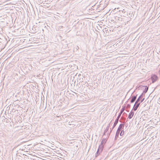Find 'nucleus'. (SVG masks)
<instances>
[{"label": "nucleus", "instance_id": "obj_11", "mask_svg": "<svg viewBox=\"0 0 160 160\" xmlns=\"http://www.w3.org/2000/svg\"><path fill=\"white\" fill-rule=\"evenodd\" d=\"M107 141V140L106 139L103 138L102 140L101 144H102L103 145H104L106 143Z\"/></svg>", "mask_w": 160, "mask_h": 160}, {"label": "nucleus", "instance_id": "obj_6", "mask_svg": "<svg viewBox=\"0 0 160 160\" xmlns=\"http://www.w3.org/2000/svg\"><path fill=\"white\" fill-rule=\"evenodd\" d=\"M143 93H142L138 98L136 101V103H139V102H140V101H141V99H142V98L143 97Z\"/></svg>", "mask_w": 160, "mask_h": 160}, {"label": "nucleus", "instance_id": "obj_12", "mask_svg": "<svg viewBox=\"0 0 160 160\" xmlns=\"http://www.w3.org/2000/svg\"><path fill=\"white\" fill-rule=\"evenodd\" d=\"M143 87H145V89L144 90L143 92H144L145 93H146L147 92L148 90V87L146 86H143Z\"/></svg>", "mask_w": 160, "mask_h": 160}, {"label": "nucleus", "instance_id": "obj_1", "mask_svg": "<svg viewBox=\"0 0 160 160\" xmlns=\"http://www.w3.org/2000/svg\"><path fill=\"white\" fill-rule=\"evenodd\" d=\"M124 110L123 109H122L121 110L120 112L119 113V115H118L117 119L115 120V121L112 127V129L116 126V125L118 122L119 119L121 117V116L123 112H124Z\"/></svg>", "mask_w": 160, "mask_h": 160}, {"label": "nucleus", "instance_id": "obj_4", "mask_svg": "<svg viewBox=\"0 0 160 160\" xmlns=\"http://www.w3.org/2000/svg\"><path fill=\"white\" fill-rule=\"evenodd\" d=\"M125 123L121 124H120L117 130H118V131H121V130L122 129H123Z\"/></svg>", "mask_w": 160, "mask_h": 160}, {"label": "nucleus", "instance_id": "obj_14", "mask_svg": "<svg viewBox=\"0 0 160 160\" xmlns=\"http://www.w3.org/2000/svg\"><path fill=\"white\" fill-rule=\"evenodd\" d=\"M124 134V131L123 130H122L121 132L120 133V135L122 136Z\"/></svg>", "mask_w": 160, "mask_h": 160}, {"label": "nucleus", "instance_id": "obj_17", "mask_svg": "<svg viewBox=\"0 0 160 160\" xmlns=\"http://www.w3.org/2000/svg\"><path fill=\"white\" fill-rule=\"evenodd\" d=\"M63 116H60V119H62V118H63Z\"/></svg>", "mask_w": 160, "mask_h": 160}, {"label": "nucleus", "instance_id": "obj_5", "mask_svg": "<svg viewBox=\"0 0 160 160\" xmlns=\"http://www.w3.org/2000/svg\"><path fill=\"white\" fill-rule=\"evenodd\" d=\"M137 95L136 96H132L131 97V99L130 100V102L131 103H133L134 102L137 98Z\"/></svg>", "mask_w": 160, "mask_h": 160}, {"label": "nucleus", "instance_id": "obj_19", "mask_svg": "<svg viewBox=\"0 0 160 160\" xmlns=\"http://www.w3.org/2000/svg\"><path fill=\"white\" fill-rule=\"evenodd\" d=\"M112 130H111V131H110V132H111L112 131Z\"/></svg>", "mask_w": 160, "mask_h": 160}, {"label": "nucleus", "instance_id": "obj_16", "mask_svg": "<svg viewBox=\"0 0 160 160\" xmlns=\"http://www.w3.org/2000/svg\"><path fill=\"white\" fill-rule=\"evenodd\" d=\"M79 49V47L78 46H77L76 48V49L77 50H78Z\"/></svg>", "mask_w": 160, "mask_h": 160}, {"label": "nucleus", "instance_id": "obj_8", "mask_svg": "<svg viewBox=\"0 0 160 160\" xmlns=\"http://www.w3.org/2000/svg\"><path fill=\"white\" fill-rule=\"evenodd\" d=\"M104 146V145H102V144H101L99 146L98 150V151H99L100 152H102L103 148Z\"/></svg>", "mask_w": 160, "mask_h": 160}, {"label": "nucleus", "instance_id": "obj_21", "mask_svg": "<svg viewBox=\"0 0 160 160\" xmlns=\"http://www.w3.org/2000/svg\"><path fill=\"white\" fill-rule=\"evenodd\" d=\"M126 126H127V124H126Z\"/></svg>", "mask_w": 160, "mask_h": 160}, {"label": "nucleus", "instance_id": "obj_18", "mask_svg": "<svg viewBox=\"0 0 160 160\" xmlns=\"http://www.w3.org/2000/svg\"><path fill=\"white\" fill-rule=\"evenodd\" d=\"M57 117H59V116H57Z\"/></svg>", "mask_w": 160, "mask_h": 160}, {"label": "nucleus", "instance_id": "obj_22", "mask_svg": "<svg viewBox=\"0 0 160 160\" xmlns=\"http://www.w3.org/2000/svg\"><path fill=\"white\" fill-rule=\"evenodd\" d=\"M158 159L159 160L160 159V158H159Z\"/></svg>", "mask_w": 160, "mask_h": 160}, {"label": "nucleus", "instance_id": "obj_3", "mask_svg": "<svg viewBox=\"0 0 160 160\" xmlns=\"http://www.w3.org/2000/svg\"><path fill=\"white\" fill-rule=\"evenodd\" d=\"M140 102L137 103H136L135 102L133 107V110L134 111H136L137 110V108H138L139 106L140 105Z\"/></svg>", "mask_w": 160, "mask_h": 160}, {"label": "nucleus", "instance_id": "obj_2", "mask_svg": "<svg viewBox=\"0 0 160 160\" xmlns=\"http://www.w3.org/2000/svg\"><path fill=\"white\" fill-rule=\"evenodd\" d=\"M158 78V77L156 75H153L151 77V79L152 83H154L157 80Z\"/></svg>", "mask_w": 160, "mask_h": 160}, {"label": "nucleus", "instance_id": "obj_10", "mask_svg": "<svg viewBox=\"0 0 160 160\" xmlns=\"http://www.w3.org/2000/svg\"><path fill=\"white\" fill-rule=\"evenodd\" d=\"M109 126H110V123L108 125L106 129H105L104 132V134H103L104 135H105L106 133L108 131V130L109 129Z\"/></svg>", "mask_w": 160, "mask_h": 160}, {"label": "nucleus", "instance_id": "obj_13", "mask_svg": "<svg viewBox=\"0 0 160 160\" xmlns=\"http://www.w3.org/2000/svg\"><path fill=\"white\" fill-rule=\"evenodd\" d=\"M101 152H100V151H98H98H97L96 154V157H97L99 155L100 153Z\"/></svg>", "mask_w": 160, "mask_h": 160}, {"label": "nucleus", "instance_id": "obj_20", "mask_svg": "<svg viewBox=\"0 0 160 160\" xmlns=\"http://www.w3.org/2000/svg\"><path fill=\"white\" fill-rule=\"evenodd\" d=\"M126 126H127V124H126Z\"/></svg>", "mask_w": 160, "mask_h": 160}, {"label": "nucleus", "instance_id": "obj_9", "mask_svg": "<svg viewBox=\"0 0 160 160\" xmlns=\"http://www.w3.org/2000/svg\"><path fill=\"white\" fill-rule=\"evenodd\" d=\"M120 131H118V130H117V131L116 132V134L115 138V140L117 139V138H118V137L119 136V134H120Z\"/></svg>", "mask_w": 160, "mask_h": 160}, {"label": "nucleus", "instance_id": "obj_15", "mask_svg": "<svg viewBox=\"0 0 160 160\" xmlns=\"http://www.w3.org/2000/svg\"><path fill=\"white\" fill-rule=\"evenodd\" d=\"M144 99H145L144 98H142V99H141L140 102V103H141L142 102H143V101L144 100Z\"/></svg>", "mask_w": 160, "mask_h": 160}, {"label": "nucleus", "instance_id": "obj_7", "mask_svg": "<svg viewBox=\"0 0 160 160\" xmlns=\"http://www.w3.org/2000/svg\"><path fill=\"white\" fill-rule=\"evenodd\" d=\"M134 114V112L133 111H131L129 114L128 116V118L129 119H131L132 117L133 116Z\"/></svg>", "mask_w": 160, "mask_h": 160}]
</instances>
